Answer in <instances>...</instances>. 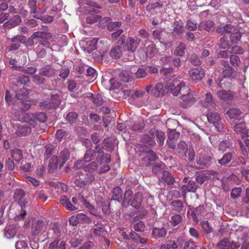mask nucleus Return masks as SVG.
Returning a JSON list of instances; mask_svg holds the SVG:
<instances>
[{"label":"nucleus","instance_id":"19","mask_svg":"<svg viewBox=\"0 0 249 249\" xmlns=\"http://www.w3.org/2000/svg\"><path fill=\"white\" fill-rule=\"evenodd\" d=\"M243 33L238 28H236L235 31L230 36V39L232 43L237 44L239 42L242 36Z\"/></svg>","mask_w":249,"mask_h":249},{"label":"nucleus","instance_id":"30","mask_svg":"<svg viewBox=\"0 0 249 249\" xmlns=\"http://www.w3.org/2000/svg\"><path fill=\"white\" fill-rule=\"evenodd\" d=\"M122 48L119 46H115L110 52V56L114 59L119 58L122 55Z\"/></svg>","mask_w":249,"mask_h":249},{"label":"nucleus","instance_id":"54","mask_svg":"<svg viewBox=\"0 0 249 249\" xmlns=\"http://www.w3.org/2000/svg\"><path fill=\"white\" fill-rule=\"evenodd\" d=\"M156 135L159 145H162L165 140L164 133L162 131L157 130L156 132Z\"/></svg>","mask_w":249,"mask_h":249},{"label":"nucleus","instance_id":"13","mask_svg":"<svg viewBox=\"0 0 249 249\" xmlns=\"http://www.w3.org/2000/svg\"><path fill=\"white\" fill-rule=\"evenodd\" d=\"M21 22V19L19 16L16 15L5 22L3 26L5 28L10 29L18 25Z\"/></svg>","mask_w":249,"mask_h":249},{"label":"nucleus","instance_id":"52","mask_svg":"<svg viewBox=\"0 0 249 249\" xmlns=\"http://www.w3.org/2000/svg\"><path fill=\"white\" fill-rule=\"evenodd\" d=\"M242 189L241 187L233 188L231 192V196L233 199H236L241 196Z\"/></svg>","mask_w":249,"mask_h":249},{"label":"nucleus","instance_id":"42","mask_svg":"<svg viewBox=\"0 0 249 249\" xmlns=\"http://www.w3.org/2000/svg\"><path fill=\"white\" fill-rule=\"evenodd\" d=\"M157 160L156 153L152 150H149L146 153V155L143 158L145 161H154Z\"/></svg>","mask_w":249,"mask_h":249},{"label":"nucleus","instance_id":"37","mask_svg":"<svg viewBox=\"0 0 249 249\" xmlns=\"http://www.w3.org/2000/svg\"><path fill=\"white\" fill-rule=\"evenodd\" d=\"M53 234V237L57 238L60 236V231L59 228L54 225L52 229H50L48 232V237H51V235Z\"/></svg>","mask_w":249,"mask_h":249},{"label":"nucleus","instance_id":"56","mask_svg":"<svg viewBox=\"0 0 249 249\" xmlns=\"http://www.w3.org/2000/svg\"><path fill=\"white\" fill-rule=\"evenodd\" d=\"M201 225L204 232L209 233L213 231V229L210 226L209 222L207 221H203L201 222Z\"/></svg>","mask_w":249,"mask_h":249},{"label":"nucleus","instance_id":"46","mask_svg":"<svg viewBox=\"0 0 249 249\" xmlns=\"http://www.w3.org/2000/svg\"><path fill=\"white\" fill-rule=\"evenodd\" d=\"M87 216L85 214L83 213H79L77 215L76 217L73 216L70 217L69 219V222L70 224H71L73 226L76 225L77 224V218L84 219Z\"/></svg>","mask_w":249,"mask_h":249},{"label":"nucleus","instance_id":"21","mask_svg":"<svg viewBox=\"0 0 249 249\" xmlns=\"http://www.w3.org/2000/svg\"><path fill=\"white\" fill-rule=\"evenodd\" d=\"M50 249H65L66 245L63 240L55 239L49 245Z\"/></svg>","mask_w":249,"mask_h":249},{"label":"nucleus","instance_id":"31","mask_svg":"<svg viewBox=\"0 0 249 249\" xmlns=\"http://www.w3.org/2000/svg\"><path fill=\"white\" fill-rule=\"evenodd\" d=\"M232 159V153L227 152L225 153L222 158L218 160V163L221 165H226L229 163Z\"/></svg>","mask_w":249,"mask_h":249},{"label":"nucleus","instance_id":"1","mask_svg":"<svg viewBox=\"0 0 249 249\" xmlns=\"http://www.w3.org/2000/svg\"><path fill=\"white\" fill-rule=\"evenodd\" d=\"M171 89L174 95L177 96L179 93L181 94L179 103L183 108H188L195 104V93L189 86L186 85L184 82H181L177 84L174 89Z\"/></svg>","mask_w":249,"mask_h":249},{"label":"nucleus","instance_id":"6","mask_svg":"<svg viewBox=\"0 0 249 249\" xmlns=\"http://www.w3.org/2000/svg\"><path fill=\"white\" fill-rule=\"evenodd\" d=\"M102 160L103 159L101 158V159L99 160V161H98V158H97V160L93 161L90 163H89L87 165H84V164L86 163L83 160H77L74 164V167L75 169H82V170L80 171H79L77 172V174L79 176L81 175V174H83L84 172H87V171L89 170H97L98 168V164H100L101 162H100L101 160Z\"/></svg>","mask_w":249,"mask_h":249},{"label":"nucleus","instance_id":"39","mask_svg":"<svg viewBox=\"0 0 249 249\" xmlns=\"http://www.w3.org/2000/svg\"><path fill=\"white\" fill-rule=\"evenodd\" d=\"M25 196L24 191L22 189H18L14 195V198L16 201L20 203Z\"/></svg>","mask_w":249,"mask_h":249},{"label":"nucleus","instance_id":"36","mask_svg":"<svg viewBox=\"0 0 249 249\" xmlns=\"http://www.w3.org/2000/svg\"><path fill=\"white\" fill-rule=\"evenodd\" d=\"M12 157L16 161H19L23 158L22 151L18 149H15L11 152Z\"/></svg>","mask_w":249,"mask_h":249},{"label":"nucleus","instance_id":"43","mask_svg":"<svg viewBox=\"0 0 249 249\" xmlns=\"http://www.w3.org/2000/svg\"><path fill=\"white\" fill-rule=\"evenodd\" d=\"M161 123H162L161 120L158 115L152 116L146 121V124H160Z\"/></svg>","mask_w":249,"mask_h":249},{"label":"nucleus","instance_id":"59","mask_svg":"<svg viewBox=\"0 0 249 249\" xmlns=\"http://www.w3.org/2000/svg\"><path fill=\"white\" fill-rule=\"evenodd\" d=\"M43 222L38 221L34 228L33 229V233L35 235L38 234L43 229Z\"/></svg>","mask_w":249,"mask_h":249},{"label":"nucleus","instance_id":"34","mask_svg":"<svg viewBox=\"0 0 249 249\" xmlns=\"http://www.w3.org/2000/svg\"><path fill=\"white\" fill-rule=\"evenodd\" d=\"M158 52V50L154 44H151L147 46L146 50V54L149 57H152Z\"/></svg>","mask_w":249,"mask_h":249},{"label":"nucleus","instance_id":"25","mask_svg":"<svg viewBox=\"0 0 249 249\" xmlns=\"http://www.w3.org/2000/svg\"><path fill=\"white\" fill-rule=\"evenodd\" d=\"M245 125H235L234 130L237 133L241 134L242 137L249 136V128H247Z\"/></svg>","mask_w":249,"mask_h":249},{"label":"nucleus","instance_id":"41","mask_svg":"<svg viewBox=\"0 0 249 249\" xmlns=\"http://www.w3.org/2000/svg\"><path fill=\"white\" fill-rule=\"evenodd\" d=\"M182 216L178 214H176L171 216L170 222L172 225L176 226L180 223L182 221Z\"/></svg>","mask_w":249,"mask_h":249},{"label":"nucleus","instance_id":"24","mask_svg":"<svg viewBox=\"0 0 249 249\" xmlns=\"http://www.w3.org/2000/svg\"><path fill=\"white\" fill-rule=\"evenodd\" d=\"M204 107L209 110L213 109L215 107V103L213 102V96L210 93H207L206 95L205 103Z\"/></svg>","mask_w":249,"mask_h":249},{"label":"nucleus","instance_id":"29","mask_svg":"<svg viewBox=\"0 0 249 249\" xmlns=\"http://www.w3.org/2000/svg\"><path fill=\"white\" fill-rule=\"evenodd\" d=\"M241 114L240 110L236 107L231 108L227 112V114L231 119H237Z\"/></svg>","mask_w":249,"mask_h":249},{"label":"nucleus","instance_id":"15","mask_svg":"<svg viewBox=\"0 0 249 249\" xmlns=\"http://www.w3.org/2000/svg\"><path fill=\"white\" fill-rule=\"evenodd\" d=\"M55 74L54 69L50 66H47L39 70V74L44 76L48 77H53L55 75Z\"/></svg>","mask_w":249,"mask_h":249},{"label":"nucleus","instance_id":"48","mask_svg":"<svg viewBox=\"0 0 249 249\" xmlns=\"http://www.w3.org/2000/svg\"><path fill=\"white\" fill-rule=\"evenodd\" d=\"M35 18L39 19L45 23H50L53 20V17L51 16H39V14L33 16Z\"/></svg>","mask_w":249,"mask_h":249},{"label":"nucleus","instance_id":"38","mask_svg":"<svg viewBox=\"0 0 249 249\" xmlns=\"http://www.w3.org/2000/svg\"><path fill=\"white\" fill-rule=\"evenodd\" d=\"M60 167V160L55 156H53L49 161V166L53 169H56L57 165Z\"/></svg>","mask_w":249,"mask_h":249},{"label":"nucleus","instance_id":"18","mask_svg":"<svg viewBox=\"0 0 249 249\" xmlns=\"http://www.w3.org/2000/svg\"><path fill=\"white\" fill-rule=\"evenodd\" d=\"M166 230L163 227H154L152 231V235L155 238L164 237L166 234Z\"/></svg>","mask_w":249,"mask_h":249},{"label":"nucleus","instance_id":"17","mask_svg":"<svg viewBox=\"0 0 249 249\" xmlns=\"http://www.w3.org/2000/svg\"><path fill=\"white\" fill-rule=\"evenodd\" d=\"M214 23L211 20H206L201 22L199 25L198 28L200 30H206L208 32H211L213 30Z\"/></svg>","mask_w":249,"mask_h":249},{"label":"nucleus","instance_id":"63","mask_svg":"<svg viewBox=\"0 0 249 249\" xmlns=\"http://www.w3.org/2000/svg\"><path fill=\"white\" fill-rule=\"evenodd\" d=\"M87 75L89 77L90 80H93L96 78V71L95 69L90 67L87 70Z\"/></svg>","mask_w":249,"mask_h":249},{"label":"nucleus","instance_id":"64","mask_svg":"<svg viewBox=\"0 0 249 249\" xmlns=\"http://www.w3.org/2000/svg\"><path fill=\"white\" fill-rule=\"evenodd\" d=\"M16 249H29L28 244L25 241L20 240L16 243Z\"/></svg>","mask_w":249,"mask_h":249},{"label":"nucleus","instance_id":"16","mask_svg":"<svg viewBox=\"0 0 249 249\" xmlns=\"http://www.w3.org/2000/svg\"><path fill=\"white\" fill-rule=\"evenodd\" d=\"M140 40L137 38L134 39L133 38L130 37L127 42V48L128 51L131 52H134L135 51L136 48L138 47L140 43Z\"/></svg>","mask_w":249,"mask_h":249},{"label":"nucleus","instance_id":"47","mask_svg":"<svg viewBox=\"0 0 249 249\" xmlns=\"http://www.w3.org/2000/svg\"><path fill=\"white\" fill-rule=\"evenodd\" d=\"M186 48V45L184 43H180L177 47L174 53L178 56H182L184 54V50Z\"/></svg>","mask_w":249,"mask_h":249},{"label":"nucleus","instance_id":"40","mask_svg":"<svg viewBox=\"0 0 249 249\" xmlns=\"http://www.w3.org/2000/svg\"><path fill=\"white\" fill-rule=\"evenodd\" d=\"M96 228L93 230V233L97 236H104L106 234L107 231L103 225H96Z\"/></svg>","mask_w":249,"mask_h":249},{"label":"nucleus","instance_id":"8","mask_svg":"<svg viewBox=\"0 0 249 249\" xmlns=\"http://www.w3.org/2000/svg\"><path fill=\"white\" fill-rule=\"evenodd\" d=\"M189 75L190 78L195 82L201 81L205 76V73L204 69L202 67L191 69L189 71Z\"/></svg>","mask_w":249,"mask_h":249},{"label":"nucleus","instance_id":"11","mask_svg":"<svg viewBox=\"0 0 249 249\" xmlns=\"http://www.w3.org/2000/svg\"><path fill=\"white\" fill-rule=\"evenodd\" d=\"M236 27L231 24H221L217 27L216 31L222 35L231 34L235 31Z\"/></svg>","mask_w":249,"mask_h":249},{"label":"nucleus","instance_id":"2","mask_svg":"<svg viewBox=\"0 0 249 249\" xmlns=\"http://www.w3.org/2000/svg\"><path fill=\"white\" fill-rule=\"evenodd\" d=\"M133 192L130 190H128L124 192L123 198L122 205L124 207L127 206L129 204L133 207L138 210L137 212H141L142 209L141 206V203L142 200V195L141 193L138 192L136 193L133 197V199L130 203L132 199Z\"/></svg>","mask_w":249,"mask_h":249},{"label":"nucleus","instance_id":"58","mask_svg":"<svg viewBox=\"0 0 249 249\" xmlns=\"http://www.w3.org/2000/svg\"><path fill=\"white\" fill-rule=\"evenodd\" d=\"M220 249H228L230 246V242L228 239H224L221 240L217 245Z\"/></svg>","mask_w":249,"mask_h":249},{"label":"nucleus","instance_id":"20","mask_svg":"<svg viewBox=\"0 0 249 249\" xmlns=\"http://www.w3.org/2000/svg\"><path fill=\"white\" fill-rule=\"evenodd\" d=\"M196 189V182L192 180H190L187 185H184L182 186V191L184 194L189 192H195Z\"/></svg>","mask_w":249,"mask_h":249},{"label":"nucleus","instance_id":"3","mask_svg":"<svg viewBox=\"0 0 249 249\" xmlns=\"http://www.w3.org/2000/svg\"><path fill=\"white\" fill-rule=\"evenodd\" d=\"M12 118L14 121H19L21 123H29L32 124V123H44L47 120V117L46 113L44 112L36 113L32 114H24L20 115H13Z\"/></svg>","mask_w":249,"mask_h":249},{"label":"nucleus","instance_id":"10","mask_svg":"<svg viewBox=\"0 0 249 249\" xmlns=\"http://www.w3.org/2000/svg\"><path fill=\"white\" fill-rule=\"evenodd\" d=\"M217 95L219 99L226 102L231 101L235 98L234 93L226 90L218 91Z\"/></svg>","mask_w":249,"mask_h":249},{"label":"nucleus","instance_id":"26","mask_svg":"<svg viewBox=\"0 0 249 249\" xmlns=\"http://www.w3.org/2000/svg\"><path fill=\"white\" fill-rule=\"evenodd\" d=\"M142 141L145 143V146H149L150 147H152L156 144L153 134L151 135V136L144 135L142 138Z\"/></svg>","mask_w":249,"mask_h":249},{"label":"nucleus","instance_id":"44","mask_svg":"<svg viewBox=\"0 0 249 249\" xmlns=\"http://www.w3.org/2000/svg\"><path fill=\"white\" fill-rule=\"evenodd\" d=\"M174 31L178 35L183 33V23L181 21H176L174 23Z\"/></svg>","mask_w":249,"mask_h":249},{"label":"nucleus","instance_id":"35","mask_svg":"<svg viewBox=\"0 0 249 249\" xmlns=\"http://www.w3.org/2000/svg\"><path fill=\"white\" fill-rule=\"evenodd\" d=\"M29 92L26 89H21L16 95V98L21 101L26 99L28 97Z\"/></svg>","mask_w":249,"mask_h":249},{"label":"nucleus","instance_id":"62","mask_svg":"<svg viewBox=\"0 0 249 249\" xmlns=\"http://www.w3.org/2000/svg\"><path fill=\"white\" fill-rule=\"evenodd\" d=\"M179 135L180 133L176 132L175 130H169L168 132V139L177 141L179 138Z\"/></svg>","mask_w":249,"mask_h":249},{"label":"nucleus","instance_id":"45","mask_svg":"<svg viewBox=\"0 0 249 249\" xmlns=\"http://www.w3.org/2000/svg\"><path fill=\"white\" fill-rule=\"evenodd\" d=\"M197 163L200 165L205 166H209L211 163V158L209 156L200 158L197 160Z\"/></svg>","mask_w":249,"mask_h":249},{"label":"nucleus","instance_id":"60","mask_svg":"<svg viewBox=\"0 0 249 249\" xmlns=\"http://www.w3.org/2000/svg\"><path fill=\"white\" fill-rule=\"evenodd\" d=\"M147 75V71L143 68H139L135 73L137 78H142Z\"/></svg>","mask_w":249,"mask_h":249},{"label":"nucleus","instance_id":"49","mask_svg":"<svg viewBox=\"0 0 249 249\" xmlns=\"http://www.w3.org/2000/svg\"><path fill=\"white\" fill-rule=\"evenodd\" d=\"M218 45L221 48L224 49H229L231 47L229 42L224 37L220 38L219 40Z\"/></svg>","mask_w":249,"mask_h":249},{"label":"nucleus","instance_id":"55","mask_svg":"<svg viewBox=\"0 0 249 249\" xmlns=\"http://www.w3.org/2000/svg\"><path fill=\"white\" fill-rule=\"evenodd\" d=\"M28 5L31 9V12L34 14V15L38 14V11H36V0H29Z\"/></svg>","mask_w":249,"mask_h":249},{"label":"nucleus","instance_id":"53","mask_svg":"<svg viewBox=\"0 0 249 249\" xmlns=\"http://www.w3.org/2000/svg\"><path fill=\"white\" fill-rule=\"evenodd\" d=\"M77 116L76 113L71 112L67 115L66 119L69 123L73 124L76 122Z\"/></svg>","mask_w":249,"mask_h":249},{"label":"nucleus","instance_id":"9","mask_svg":"<svg viewBox=\"0 0 249 249\" xmlns=\"http://www.w3.org/2000/svg\"><path fill=\"white\" fill-rule=\"evenodd\" d=\"M51 37L50 33L46 32H36L34 33L29 39L27 43L29 45H31L34 43V40L35 39H48Z\"/></svg>","mask_w":249,"mask_h":249},{"label":"nucleus","instance_id":"14","mask_svg":"<svg viewBox=\"0 0 249 249\" xmlns=\"http://www.w3.org/2000/svg\"><path fill=\"white\" fill-rule=\"evenodd\" d=\"M203 118H207L208 122L210 124H218L220 123H222L220 122L221 118L219 115L215 112H211L207 114L206 116H203Z\"/></svg>","mask_w":249,"mask_h":249},{"label":"nucleus","instance_id":"51","mask_svg":"<svg viewBox=\"0 0 249 249\" xmlns=\"http://www.w3.org/2000/svg\"><path fill=\"white\" fill-rule=\"evenodd\" d=\"M122 23L120 21L111 22L107 24V29L110 31L117 30L121 25Z\"/></svg>","mask_w":249,"mask_h":249},{"label":"nucleus","instance_id":"27","mask_svg":"<svg viewBox=\"0 0 249 249\" xmlns=\"http://www.w3.org/2000/svg\"><path fill=\"white\" fill-rule=\"evenodd\" d=\"M161 178L168 185L173 184L175 182V179L173 177L168 171H162V176Z\"/></svg>","mask_w":249,"mask_h":249},{"label":"nucleus","instance_id":"12","mask_svg":"<svg viewBox=\"0 0 249 249\" xmlns=\"http://www.w3.org/2000/svg\"><path fill=\"white\" fill-rule=\"evenodd\" d=\"M104 44V41L99 39L94 38L92 40L87 41L86 43V49L87 51L89 53L95 50L97 46L100 47V45Z\"/></svg>","mask_w":249,"mask_h":249},{"label":"nucleus","instance_id":"7","mask_svg":"<svg viewBox=\"0 0 249 249\" xmlns=\"http://www.w3.org/2000/svg\"><path fill=\"white\" fill-rule=\"evenodd\" d=\"M60 103V97L58 93L52 94L51 98L41 102L39 104L40 107L43 109H53L57 107Z\"/></svg>","mask_w":249,"mask_h":249},{"label":"nucleus","instance_id":"50","mask_svg":"<svg viewBox=\"0 0 249 249\" xmlns=\"http://www.w3.org/2000/svg\"><path fill=\"white\" fill-rule=\"evenodd\" d=\"M239 143L243 155H247L248 152H249V140L247 139L244 141V143L247 149L245 148L243 142L240 140L239 141Z\"/></svg>","mask_w":249,"mask_h":249},{"label":"nucleus","instance_id":"22","mask_svg":"<svg viewBox=\"0 0 249 249\" xmlns=\"http://www.w3.org/2000/svg\"><path fill=\"white\" fill-rule=\"evenodd\" d=\"M32 128L30 125H18L16 130L18 135H26L30 133Z\"/></svg>","mask_w":249,"mask_h":249},{"label":"nucleus","instance_id":"61","mask_svg":"<svg viewBox=\"0 0 249 249\" xmlns=\"http://www.w3.org/2000/svg\"><path fill=\"white\" fill-rule=\"evenodd\" d=\"M101 18L99 15L91 14L87 18V22L89 24H93Z\"/></svg>","mask_w":249,"mask_h":249},{"label":"nucleus","instance_id":"23","mask_svg":"<svg viewBox=\"0 0 249 249\" xmlns=\"http://www.w3.org/2000/svg\"><path fill=\"white\" fill-rule=\"evenodd\" d=\"M17 232L16 229L14 225H10L6 227L4 231V236L7 239L13 238Z\"/></svg>","mask_w":249,"mask_h":249},{"label":"nucleus","instance_id":"57","mask_svg":"<svg viewBox=\"0 0 249 249\" xmlns=\"http://www.w3.org/2000/svg\"><path fill=\"white\" fill-rule=\"evenodd\" d=\"M92 101L97 106H101L103 104V99L100 94H94L92 97Z\"/></svg>","mask_w":249,"mask_h":249},{"label":"nucleus","instance_id":"5","mask_svg":"<svg viewBox=\"0 0 249 249\" xmlns=\"http://www.w3.org/2000/svg\"><path fill=\"white\" fill-rule=\"evenodd\" d=\"M176 85L172 82L169 83V85L164 86L162 83L159 82L155 85L154 87H153L152 85H149L145 87V90L146 92L150 94L151 93L154 96L159 97L161 95H163L166 91V90H171L172 91V89H174L173 87H175Z\"/></svg>","mask_w":249,"mask_h":249},{"label":"nucleus","instance_id":"32","mask_svg":"<svg viewBox=\"0 0 249 249\" xmlns=\"http://www.w3.org/2000/svg\"><path fill=\"white\" fill-rule=\"evenodd\" d=\"M123 191L119 187H116L113 191L112 199L121 202L122 200Z\"/></svg>","mask_w":249,"mask_h":249},{"label":"nucleus","instance_id":"33","mask_svg":"<svg viewBox=\"0 0 249 249\" xmlns=\"http://www.w3.org/2000/svg\"><path fill=\"white\" fill-rule=\"evenodd\" d=\"M172 209L178 212H180L183 210L184 205L182 201L178 200H175L172 201L171 203Z\"/></svg>","mask_w":249,"mask_h":249},{"label":"nucleus","instance_id":"4","mask_svg":"<svg viewBox=\"0 0 249 249\" xmlns=\"http://www.w3.org/2000/svg\"><path fill=\"white\" fill-rule=\"evenodd\" d=\"M99 148V145H98L96 146V152H95L94 150L92 149H89L87 150L84 155L83 160L86 163L92 160L95 157H96V159L98 158V160H100L101 159V157H102L101 159H102L103 160H100V162H101L100 164H97L98 166L101 165V164L104 162L106 163H108L109 162H110L111 160V157L110 155L109 154L102 155H101L100 157H99L98 156H96V154L97 153L98 154H102L103 153V150L101 149V148H100L98 150ZM96 160L97 159H96ZM98 161H99V160H98Z\"/></svg>","mask_w":249,"mask_h":249},{"label":"nucleus","instance_id":"28","mask_svg":"<svg viewBox=\"0 0 249 249\" xmlns=\"http://www.w3.org/2000/svg\"><path fill=\"white\" fill-rule=\"evenodd\" d=\"M70 157V152L68 149H64L62 151L59 155L60 160V167L68 160Z\"/></svg>","mask_w":249,"mask_h":249}]
</instances>
